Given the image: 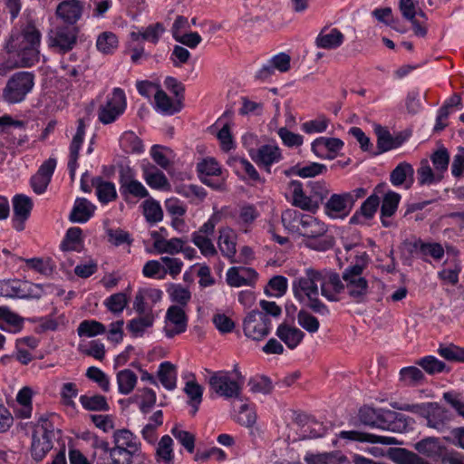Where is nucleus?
<instances>
[{
	"instance_id": "f257e3e1",
	"label": "nucleus",
	"mask_w": 464,
	"mask_h": 464,
	"mask_svg": "<svg viewBox=\"0 0 464 464\" xmlns=\"http://www.w3.org/2000/svg\"><path fill=\"white\" fill-rule=\"evenodd\" d=\"M41 38V32L31 23L21 31H13L5 41L6 59L0 66V74L5 75L10 69L29 68L39 63Z\"/></svg>"
},
{
	"instance_id": "f03ea898",
	"label": "nucleus",
	"mask_w": 464,
	"mask_h": 464,
	"mask_svg": "<svg viewBox=\"0 0 464 464\" xmlns=\"http://www.w3.org/2000/svg\"><path fill=\"white\" fill-rule=\"evenodd\" d=\"M281 222L288 232L310 239L321 237L327 231L326 225L317 218L292 208L282 212Z\"/></svg>"
},
{
	"instance_id": "7ed1b4c3",
	"label": "nucleus",
	"mask_w": 464,
	"mask_h": 464,
	"mask_svg": "<svg viewBox=\"0 0 464 464\" xmlns=\"http://www.w3.org/2000/svg\"><path fill=\"white\" fill-rule=\"evenodd\" d=\"M359 419L366 426L399 433L405 431L409 426V418L405 415L391 410H376L369 406L360 409Z\"/></svg>"
},
{
	"instance_id": "20e7f679",
	"label": "nucleus",
	"mask_w": 464,
	"mask_h": 464,
	"mask_svg": "<svg viewBox=\"0 0 464 464\" xmlns=\"http://www.w3.org/2000/svg\"><path fill=\"white\" fill-rule=\"evenodd\" d=\"M114 447L111 450V460L101 458L96 464H131L134 458L141 456V445L137 437L129 430H117L113 433Z\"/></svg>"
},
{
	"instance_id": "39448f33",
	"label": "nucleus",
	"mask_w": 464,
	"mask_h": 464,
	"mask_svg": "<svg viewBox=\"0 0 464 464\" xmlns=\"http://www.w3.org/2000/svg\"><path fill=\"white\" fill-rule=\"evenodd\" d=\"M343 286L337 273L331 270L306 268L293 282V290H340Z\"/></svg>"
},
{
	"instance_id": "423d86ee",
	"label": "nucleus",
	"mask_w": 464,
	"mask_h": 464,
	"mask_svg": "<svg viewBox=\"0 0 464 464\" xmlns=\"http://www.w3.org/2000/svg\"><path fill=\"white\" fill-rule=\"evenodd\" d=\"M34 86V75L31 72H17L6 82L2 92V99L8 104L24 102Z\"/></svg>"
},
{
	"instance_id": "0eeeda50",
	"label": "nucleus",
	"mask_w": 464,
	"mask_h": 464,
	"mask_svg": "<svg viewBox=\"0 0 464 464\" xmlns=\"http://www.w3.org/2000/svg\"><path fill=\"white\" fill-rule=\"evenodd\" d=\"M417 415L426 420V426L439 433L450 430L452 413L438 402H423L419 404Z\"/></svg>"
},
{
	"instance_id": "6e6552de",
	"label": "nucleus",
	"mask_w": 464,
	"mask_h": 464,
	"mask_svg": "<svg viewBox=\"0 0 464 464\" xmlns=\"http://www.w3.org/2000/svg\"><path fill=\"white\" fill-rule=\"evenodd\" d=\"M126 108L127 100L124 91L118 87L113 88L99 106L98 120L104 125L111 124L124 113Z\"/></svg>"
},
{
	"instance_id": "1a4fd4ad",
	"label": "nucleus",
	"mask_w": 464,
	"mask_h": 464,
	"mask_svg": "<svg viewBox=\"0 0 464 464\" xmlns=\"http://www.w3.org/2000/svg\"><path fill=\"white\" fill-rule=\"evenodd\" d=\"M78 29L69 25H58L48 34V45L59 53H68L75 46Z\"/></svg>"
},
{
	"instance_id": "9d476101",
	"label": "nucleus",
	"mask_w": 464,
	"mask_h": 464,
	"mask_svg": "<svg viewBox=\"0 0 464 464\" xmlns=\"http://www.w3.org/2000/svg\"><path fill=\"white\" fill-rule=\"evenodd\" d=\"M285 197L291 204L306 211H315L319 207L322 196H308L298 180H292L288 183Z\"/></svg>"
},
{
	"instance_id": "9b49d317",
	"label": "nucleus",
	"mask_w": 464,
	"mask_h": 464,
	"mask_svg": "<svg viewBox=\"0 0 464 464\" xmlns=\"http://www.w3.org/2000/svg\"><path fill=\"white\" fill-rule=\"evenodd\" d=\"M229 372L218 371L212 373L208 380L210 389L220 397L238 398L241 387L237 381L232 380Z\"/></svg>"
},
{
	"instance_id": "f8f14e48",
	"label": "nucleus",
	"mask_w": 464,
	"mask_h": 464,
	"mask_svg": "<svg viewBox=\"0 0 464 464\" xmlns=\"http://www.w3.org/2000/svg\"><path fill=\"white\" fill-rule=\"evenodd\" d=\"M271 320L263 312L253 310L244 320V333L253 340H261L270 332Z\"/></svg>"
},
{
	"instance_id": "ddd939ff",
	"label": "nucleus",
	"mask_w": 464,
	"mask_h": 464,
	"mask_svg": "<svg viewBox=\"0 0 464 464\" xmlns=\"http://www.w3.org/2000/svg\"><path fill=\"white\" fill-rule=\"evenodd\" d=\"M358 244H344L343 249L344 254L342 250H339L337 256L339 258L343 256L349 260L354 254L355 264L345 270L346 277L356 276L357 282L360 285L367 286V281L362 276V271L367 264V254L363 251L359 252L356 250Z\"/></svg>"
},
{
	"instance_id": "4468645a",
	"label": "nucleus",
	"mask_w": 464,
	"mask_h": 464,
	"mask_svg": "<svg viewBox=\"0 0 464 464\" xmlns=\"http://www.w3.org/2000/svg\"><path fill=\"white\" fill-rule=\"evenodd\" d=\"M197 169L200 180L208 187L219 189L223 187L225 176L218 162L207 158L198 163Z\"/></svg>"
},
{
	"instance_id": "2eb2a0df",
	"label": "nucleus",
	"mask_w": 464,
	"mask_h": 464,
	"mask_svg": "<svg viewBox=\"0 0 464 464\" xmlns=\"http://www.w3.org/2000/svg\"><path fill=\"white\" fill-rule=\"evenodd\" d=\"M386 185L381 184L375 188L378 194H382V200L381 206V222L383 227H390L392 226V216L398 209L401 201V195L392 190H385Z\"/></svg>"
},
{
	"instance_id": "dca6fc26",
	"label": "nucleus",
	"mask_w": 464,
	"mask_h": 464,
	"mask_svg": "<svg viewBox=\"0 0 464 464\" xmlns=\"http://www.w3.org/2000/svg\"><path fill=\"white\" fill-rule=\"evenodd\" d=\"M344 142L339 138L318 137L311 143V150L321 160H332L343 149Z\"/></svg>"
},
{
	"instance_id": "f3484780",
	"label": "nucleus",
	"mask_w": 464,
	"mask_h": 464,
	"mask_svg": "<svg viewBox=\"0 0 464 464\" xmlns=\"http://www.w3.org/2000/svg\"><path fill=\"white\" fill-rule=\"evenodd\" d=\"M165 324L164 333L169 338L184 333L188 325L186 310L180 305H170L166 312Z\"/></svg>"
},
{
	"instance_id": "a211bd4d",
	"label": "nucleus",
	"mask_w": 464,
	"mask_h": 464,
	"mask_svg": "<svg viewBox=\"0 0 464 464\" xmlns=\"http://www.w3.org/2000/svg\"><path fill=\"white\" fill-rule=\"evenodd\" d=\"M54 427H45L41 432H33L31 455L36 461H41L53 449Z\"/></svg>"
},
{
	"instance_id": "6ab92c4d",
	"label": "nucleus",
	"mask_w": 464,
	"mask_h": 464,
	"mask_svg": "<svg viewBox=\"0 0 464 464\" xmlns=\"http://www.w3.org/2000/svg\"><path fill=\"white\" fill-rule=\"evenodd\" d=\"M352 198L345 193L333 194L324 206L325 214L333 219H343L351 212Z\"/></svg>"
},
{
	"instance_id": "aec40b11",
	"label": "nucleus",
	"mask_w": 464,
	"mask_h": 464,
	"mask_svg": "<svg viewBox=\"0 0 464 464\" xmlns=\"http://www.w3.org/2000/svg\"><path fill=\"white\" fill-rule=\"evenodd\" d=\"M84 3L81 0H64L56 7L55 14L66 25L75 24L82 16Z\"/></svg>"
},
{
	"instance_id": "412c9836",
	"label": "nucleus",
	"mask_w": 464,
	"mask_h": 464,
	"mask_svg": "<svg viewBox=\"0 0 464 464\" xmlns=\"http://www.w3.org/2000/svg\"><path fill=\"white\" fill-rule=\"evenodd\" d=\"M251 159L260 168H264L267 172H270L271 166L281 160L282 154L277 145L265 144L257 148Z\"/></svg>"
},
{
	"instance_id": "4be33fe9",
	"label": "nucleus",
	"mask_w": 464,
	"mask_h": 464,
	"mask_svg": "<svg viewBox=\"0 0 464 464\" xmlns=\"http://www.w3.org/2000/svg\"><path fill=\"white\" fill-rule=\"evenodd\" d=\"M257 273L250 267L233 266L227 272V282L231 287L254 286Z\"/></svg>"
},
{
	"instance_id": "5701e85b",
	"label": "nucleus",
	"mask_w": 464,
	"mask_h": 464,
	"mask_svg": "<svg viewBox=\"0 0 464 464\" xmlns=\"http://www.w3.org/2000/svg\"><path fill=\"white\" fill-rule=\"evenodd\" d=\"M13 227L17 231H22L24 228V221L29 218L33 208L32 200L25 195H15L13 198Z\"/></svg>"
},
{
	"instance_id": "b1692460",
	"label": "nucleus",
	"mask_w": 464,
	"mask_h": 464,
	"mask_svg": "<svg viewBox=\"0 0 464 464\" xmlns=\"http://www.w3.org/2000/svg\"><path fill=\"white\" fill-rule=\"evenodd\" d=\"M142 178L146 183L154 189L166 190L169 183L165 174L149 161L141 163Z\"/></svg>"
},
{
	"instance_id": "393cba45",
	"label": "nucleus",
	"mask_w": 464,
	"mask_h": 464,
	"mask_svg": "<svg viewBox=\"0 0 464 464\" xmlns=\"http://www.w3.org/2000/svg\"><path fill=\"white\" fill-rule=\"evenodd\" d=\"M96 206L84 198H77L70 213L73 223L84 224L94 215Z\"/></svg>"
},
{
	"instance_id": "a878e982",
	"label": "nucleus",
	"mask_w": 464,
	"mask_h": 464,
	"mask_svg": "<svg viewBox=\"0 0 464 464\" xmlns=\"http://www.w3.org/2000/svg\"><path fill=\"white\" fill-rule=\"evenodd\" d=\"M380 197L378 192L374 190L373 194L367 198L362 204L360 209L351 218V223H363L373 218L380 206Z\"/></svg>"
},
{
	"instance_id": "bb28decb",
	"label": "nucleus",
	"mask_w": 464,
	"mask_h": 464,
	"mask_svg": "<svg viewBox=\"0 0 464 464\" xmlns=\"http://www.w3.org/2000/svg\"><path fill=\"white\" fill-rule=\"evenodd\" d=\"M413 180L414 169L408 162L398 164L390 175V181L395 187L405 185V188H409L412 185Z\"/></svg>"
},
{
	"instance_id": "cd10ccee",
	"label": "nucleus",
	"mask_w": 464,
	"mask_h": 464,
	"mask_svg": "<svg viewBox=\"0 0 464 464\" xmlns=\"http://www.w3.org/2000/svg\"><path fill=\"white\" fill-rule=\"evenodd\" d=\"M276 335L291 350L296 348L304 337L303 331L287 324L278 325Z\"/></svg>"
},
{
	"instance_id": "c85d7f7f",
	"label": "nucleus",
	"mask_w": 464,
	"mask_h": 464,
	"mask_svg": "<svg viewBox=\"0 0 464 464\" xmlns=\"http://www.w3.org/2000/svg\"><path fill=\"white\" fill-rule=\"evenodd\" d=\"M344 35L336 28L323 29L315 39V44L318 48L336 49L343 44Z\"/></svg>"
},
{
	"instance_id": "c756f323",
	"label": "nucleus",
	"mask_w": 464,
	"mask_h": 464,
	"mask_svg": "<svg viewBox=\"0 0 464 464\" xmlns=\"http://www.w3.org/2000/svg\"><path fill=\"white\" fill-rule=\"evenodd\" d=\"M218 245L224 256L233 258L237 252L236 232L229 227L220 228Z\"/></svg>"
},
{
	"instance_id": "7c9ffc66",
	"label": "nucleus",
	"mask_w": 464,
	"mask_h": 464,
	"mask_svg": "<svg viewBox=\"0 0 464 464\" xmlns=\"http://www.w3.org/2000/svg\"><path fill=\"white\" fill-rule=\"evenodd\" d=\"M260 212L255 205L244 204L239 206L234 218L237 223L245 232L250 226L259 218Z\"/></svg>"
},
{
	"instance_id": "2f4dec72",
	"label": "nucleus",
	"mask_w": 464,
	"mask_h": 464,
	"mask_svg": "<svg viewBox=\"0 0 464 464\" xmlns=\"http://www.w3.org/2000/svg\"><path fill=\"white\" fill-rule=\"evenodd\" d=\"M92 185L102 204H107L117 198L115 185L112 182L106 181L101 177H95L92 178Z\"/></svg>"
},
{
	"instance_id": "473e14b6",
	"label": "nucleus",
	"mask_w": 464,
	"mask_h": 464,
	"mask_svg": "<svg viewBox=\"0 0 464 464\" xmlns=\"http://www.w3.org/2000/svg\"><path fill=\"white\" fill-rule=\"evenodd\" d=\"M120 183V189L122 195H130L137 198H144L149 195V191L144 185L138 179H133L130 175L121 176Z\"/></svg>"
},
{
	"instance_id": "72a5a7b5",
	"label": "nucleus",
	"mask_w": 464,
	"mask_h": 464,
	"mask_svg": "<svg viewBox=\"0 0 464 464\" xmlns=\"http://www.w3.org/2000/svg\"><path fill=\"white\" fill-rule=\"evenodd\" d=\"M444 178L439 174L430 165L428 160H420V167L417 169V179L420 186H432L439 184Z\"/></svg>"
},
{
	"instance_id": "f704fd0d",
	"label": "nucleus",
	"mask_w": 464,
	"mask_h": 464,
	"mask_svg": "<svg viewBox=\"0 0 464 464\" xmlns=\"http://www.w3.org/2000/svg\"><path fill=\"white\" fill-rule=\"evenodd\" d=\"M165 32V28L162 24L156 23L149 25L146 28L139 29L130 33V38L133 41H139L140 39L157 44Z\"/></svg>"
},
{
	"instance_id": "c9c22d12",
	"label": "nucleus",
	"mask_w": 464,
	"mask_h": 464,
	"mask_svg": "<svg viewBox=\"0 0 464 464\" xmlns=\"http://www.w3.org/2000/svg\"><path fill=\"white\" fill-rule=\"evenodd\" d=\"M414 449L422 455L430 458L440 457L445 448L440 444L438 438L427 437L414 444Z\"/></svg>"
},
{
	"instance_id": "e433bc0d",
	"label": "nucleus",
	"mask_w": 464,
	"mask_h": 464,
	"mask_svg": "<svg viewBox=\"0 0 464 464\" xmlns=\"http://www.w3.org/2000/svg\"><path fill=\"white\" fill-rule=\"evenodd\" d=\"M155 321L154 314H140L127 324V329L133 337L142 336L148 328L152 327Z\"/></svg>"
},
{
	"instance_id": "4c0bfd02",
	"label": "nucleus",
	"mask_w": 464,
	"mask_h": 464,
	"mask_svg": "<svg viewBox=\"0 0 464 464\" xmlns=\"http://www.w3.org/2000/svg\"><path fill=\"white\" fill-rule=\"evenodd\" d=\"M120 146L126 153L141 154L145 150L142 140L132 130H127L121 134Z\"/></svg>"
},
{
	"instance_id": "58836bf2",
	"label": "nucleus",
	"mask_w": 464,
	"mask_h": 464,
	"mask_svg": "<svg viewBox=\"0 0 464 464\" xmlns=\"http://www.w3.org/2000/svg\"><path fill=\"white\" fill-rule=\"evenodd\" d=\"M424 381V373L416 366L403 367L399 372V382L404 386L415 387Z\"/></svg>"
},
{
	"instance_id": "ea45409f",
	"label": "nucleus",
	"mask_w": 464,
	"mask_h": 464,
	"mask_svg": "<svg viewBox=\"0 0 464 464\" xmlns=\"http://www.w3.org/2000/svg\"><path fill=\"white\" fill-rule=\"evenodd\" d=\"M82 229L78 227H70L61 243V249L63 251L80 252L82 248Z\"/></svg>"
},
{
	"instance_id": "a19ab883",
	"label": "nucleus",
	"mask_w": 464,
	"mask_h": 464,
	"mask_svg": "<svg viewBox=\"0 0 464 464\" xmlns=\"http://www.w3.org/2000/svg\"><path fill=\"white\" fill-rule=\"evenodd\" d=\"M158 377L161 384L167 390H173L176 387V367L169 362L160 363L158 371Z\"/></svg>"
},
{
	"instance_id": "79ce46f5",
	"label": "nucleus",
	"mask_w": 464,
	"mask_h": 464,
	"mask_svg": "<svg viewBox=\"0 0 464 464\" xmlns=\"http://www.w3.org/2000/svg\"><path fill=\"white\" fill-rule=\"evenodd\" d=\"M105 233L108 237V242L114 246H128L129 247L133 243V237L131 235L120 227L118 228H111L107 227L105 228ZM130 252V249H128V253Z\"/></svg>"
},
{
	"instance_id": "37998d69",
	"label": "nucleus",
	"mask_w": 464,
	"mask_h": 464,
	"mask_svg": "<svg viewBox=\"0 0 464 464\" xmlns=\"http://www.w3.org/2000/svg\"><path fill=\"white\" fill-rule=\"evenodd\" d=\"M154 101L156 111L162 114L173 115L179 110L167 93L160 89L154 93Z\"/></svg>"
},
{
	"instance_id": "c03bdc74",
	"label": "nucleus",
	"mask_w": 464,
	"mask_h": 464,
	"mask_svg": "<svg viewBox=\"0 0 464 464\" xmlns=\"http://www.w3.org/2000/svg\"><path fill=\"white\" fill-rule=\"evenodd\" d=\"M80 402L85 410L90 411H107L110 409L106 398L101 394L82 395Z\"/></svg>"
},
{
	"instance_id": "a18cd8bd",
	"label": "nucleus",
	"mask_w": 464,
	"mask_h": 464,
	"mask_svg": "<svg viewBox=\"0 0 464 464\" xmlns=\"http://www.w3.org/2000/svg\"><path fill=\"white\" fill-rule=\"evenodd\" d=\"M137 375L130 370H121L117 373V383L121 394H130L137 383Z\"/></svg>"
},
{
	"instance_id": "49530a36",
	"label": "nucleus",
	"mask_w": 464,
	"mask_h": 464,
	"mask_svg": "<svg viewBox=\"0 0 464 464\" xmlns=\"http://www.w3.org/2000/svg\"><path fill=\"white\" fill-rule=\"evenodd\" d=\"M392 459L398 464H430L417 453L403 448L393 450Z\"/></svg>"
},
{
	"instance_id": "de8ad7c7",
	"label": "nucleus",
	"mask_w": 464,
	"mask_h": 464,
	"mask_svg": "<svg viewBox=\"0 0 464 464\" xmlns=\"http://www.w3.org/2000/svg\"><path fill=\"white\" fill-rule=\"evenodd\" d=\"M150 154L152 160L161 168L168 169L173 160V151L164 146L153 145Z\"/></svg>"
},
{
	"instance_id": "09e8293b",
	"label": "nucleus",
	"mask_w": 464,
	"mask_h": 464,
	"mask_svg": "<svg viewBox=\"0 0 464 464\" xmlns=\"http://www.w3.org/2000/svg\"><path fill=\"white\" fill-rule=\"evenodd\" d=\"M430 160L433 169L444 178L450 164V153L448 150L444 147L438 149L430 155Z\"/></svg>"
},
{
	"instance_id": "8fccbe9b",
	"label": "nucleus",
	"mask_w": 464,
	"mask_h": 464,
	"mask_svg": "<svg viewBox=\"0 0 464 464\" xmlns=\"http://www.w3.org/2000/svg\"><path fill=\"white\" fill-rule=\"evenodd\" d=\"M303 294L307 299L306 305L314 312L320 314H329L327 306L319 298V292H295V295L299 299L303 298Z\"/></svg>"
},
{
	"instance_id": "3c124183",
	"label": "nucleus",
	"mask_w": 464,
	"mask_h": 464,
	"mask_svg": "<svg viewBox=\"0 0 464 464\" xmlns=\"http://www.w3.org/2000/svg\"><path fill=\"white\" fill-rule=\"evenodd\" d=\"M416 365L421 367L428 374L433 375L444 372L447 365L435 356H425L416 361Z\"/></svg>"
},
{
	"instance_id": "603ef678",
	"label": "nucleus",
	"mask_w": 464,
	"mask_h": 464,
	"mask_svg": "<svg viewBox=\"0 0 464 464\" xmlns=\"http://www.w3.org/2000/svg\"><path fill=\"white\" fill-rule=\"evenodd\" d=\"M143 215L148 222L158 223L163 218V212L160 203L154 199H146L143 204Z\"/></svg>"
},
{
	"instance_id": "864d4df0",
	"label": "nucleus",
	"mask_w": 464,
	"mask_h": 464,
	"mask_svg": "<svg viewBox=\"0 0 464 464\" xmlns=\"http://www.w3.org/2000/svg\"><path fill=\"white\" fill-rule=\"evenodd\" d=\"M416 246L422 256H430L436 261L441 260L444 256L445 251L440 243L420 241L416 244Z\"/></svg>"
},
{
	"instance_id": "5fc2aeb1",
	"label": "nucleus",
	"mask_w": 464,
	"mask_h": 464,
	"mask_svg": "<svg viewBox=\"0 0 464 464\" xmlns=\"http://www.w3.org/2000/svg\"><path fill=\"white\" fill-rule=\"evenodd\" d=\"M330 124V120L324 115L307 121L301 125V130L307 134L324 132Z\"/></svg>"
},
{
	"instance_id": "6e6d98bb",
	"label": "nucleus",
	"mask_w": 464,
	"mask_h": 464,
	"mask_svg": "<svg viewBox=\"0 0 464 464\" xmlns=\"http://www.w3.org/2000/svg\"><path fill=\"white\" fill-rule=\"evenodd\" d=\"M118 37L111 32H104L98 36L96 46L103 53H111L118 47Z\"/></svg>"
},
{
	"instance_id": "4d7b16f0",
	"label": "nucleus",
	"mask_w": 464,
	"mask_h": 464,
	"mask_svg": "<svg viewBox=\"0 0 464 464\" xmlns=\"http://www.w3.org/2000/svg\"><path fill=\"white\" fill-rule=\"evenodd\" d=\"M23 322L22 317L11 312L7 307H0V328H4V324H6L13 328L14 332H17L22 329Z\"/></svg>"
},
{
	"instance_id": "13d9d810",
	"label": "nucleus",
	"mask_w": 464,
	"mask_h": 464,
	"mask_svg": "<svg viewBox=\"0 0 464 464\" xmlns=\"http://www.w3.org/2000/svg\"><path fill=\"white\" fill-rule=\"evenodd\" d=\"M326 171L327 167L324 164L317 162H309L305 165H298L295 167V174L303 179L314 178Z\"/></svg>"
},
{
	"instance_id": "bf43d9fd",
	"label": "nucleus",
	"mask_w": 464,
	"mask_h": 464,
	"mask_svg": "<svg viewBox=\"0 0 464 464\" xmlns=\"http://www.w3.org/2000/svg\"><path fill=\"white\" fill-rule=\"evenodd\" d=\"M191 240L205 256H213L217 254L214 244L207 236L201 235V233L198 232H194L191 235Z\"/></svg>"
},
{
	"instance_id": "052dcab7",
	"label": "nucleus",
	"mask_w": 464,
	"mask_h": 464,
	"mask_svg": "<svg viewBox=\"0 0 464 464\" xmlns=\"http://www.w3.org/2000/svg\"><path fill=\"white\" fill-rule=\"evenodd\" d=\"M105 331V326L102 323L93 320L82 321L77 329L80 336L87 337H92L103 334Z\"/></svg>"
},
{
	"instance_id": "680f3d73",
	"label": "nucleus",
	"mask_w": 464,
	"mask_h": 464,
	"mask_svg": "<svg viewBox=\"0 0 464 464\" xmlns=\"http://www.w3.org/2000/svg\"><path fill=\"white\" fill-rule=\"evenodd\" d=\"M297 323L310 334L316 333L320 327L319 320L304 309L298 312Z\"/></svg>"
},
{
	"instance_id": "e2e57ef3",
	"label": "nucleus",
	"mask_w": 464,
	"mask_h": 464,
	"mask_svg": "<svg viewBox=\"0 0 464 464\" xmlns=\"http://www.w3.org/2000/svg\"><path fill=\"white\" fill-rule=\"evenodd\" d=\"M24 261L28 268L42 275L48 276L53 271V264L50 258L34 257Z\"/></svg>"
},
{
	"instance_id": "0e129e2a",
	"label": "nucleus",
	"mask_w": 464,
	"mask_h": 464,
	"mask_svg": "<svg viewBox=\"0 0 464 464\" xmlns=\"http://www.w3.org/2000/svg\"><path fill=\"white\" fill-rule=\"evenodd\" d=\"M375 133L377 136V147L380 153L394 150L393 136L387 129L379 125L375 128Z\"/></svg>"
},
{
	"instance_id": "69168bd1",
	"label": "nucleus",
	"mask_w": 464,
	"mask_h": 464,
	"mask_svg": "<svg viewBox=\"0 0 464 464\" xmlns=\"http://www.w3.org/2000/svg\"><path fill=\"white\" fill-rule=\"evenodd\" d=\"M172 444L173 440L169 435H164L158 444L157 455L167 464H171L174 459Z\"/></svg>"
},
{
	"instance_id": "338daca9",
	"label": "nucleus",
	"mask_w": 464,
	"mask_h": 464,
	"mask_svg": "<svg viewBox=\"0 0 464 464\" xmlns=\"http://www.w3.org/2000/svg\"><path fill=\"white\" fill-rule=\"evenodd\" d=\"M438 353L445 360L464 362V348L454 344L448 346L440 345L438 349Z\"/></svg>"
},
{
	"instance_id": "774afa93",
	"label": "nucleus",
	"mask_w": 464,
	"mask_h": 464,
	"mask_svg": "<svg viewBox=\"0 0 464 464\" xmlns=\"http://www.w3.org/2000/svg\"><path fill=\"white\" fill-rule=\"evenodd\" d=\"M177 192L191 201L195 199L202 201L207 196L205 188L198 185L179 186L177 188Z\"/></svg>"
}]
</instances>
